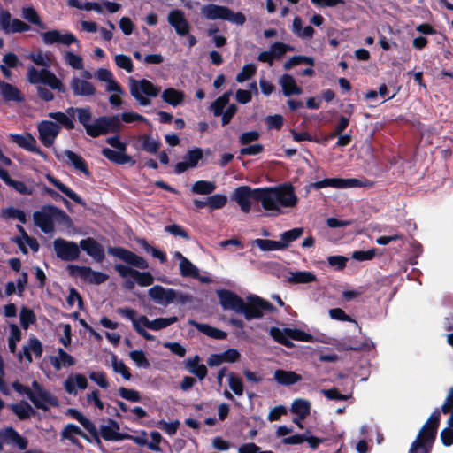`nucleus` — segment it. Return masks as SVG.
I'll return each mask as SVG.
<instances>
[{"label": "nucleus", "mask_w": 453, "mask_h": 453, "mask_svg": "<svg viewBox=\"0 0 453 453\" xmlns=\"http://www.w3.org/2000/svg\"><path fill=\"white\" fill-rule=\"evenodd\" d=\"M169 24L174 27L176 33L180 36L188 35L190 26L185 18L184 12L180 9L172 10L167 17Z\"/></svg>", "instance_id": "a211bd4d"}, {"label": "nucleus", "mask_w": 453, "mask_h": 453, "mask_svg": "<svg viewBox=\"0 0 453 453\" xmlns=\"http://www.w3.org/2000/svg\"><path fill=\"white\" fill-rule=\"evenodd\" d=\"M441 413L436 409L429 417L427 421L420 429L416 440L413 442L418 441V448L419 449H429L432 450L433 444L436 439L438 427L440 425Z\"/></svg>", "instance_id": "39448f33"}, {"label": "nucleus", "mask_w": 453, "mask_h": 453, "mask_svg": "<svg viewBox=\"0 0 453 453\" xmlns=\"http://www.w3.org/2000/svg\"><path fill=\"white\" fill-rule=\"evenodd\" d=\"M117 312L129 319L132 321L133 323V326L134 328V330L141 335L142 336L145 340H148V341H154L155 340V337L150 334L149 332H147L141 325L142 322L140 321V317L137 319L136 318V315H137V311L133 309V308H130V307H124V308H119L117 310Z\"/></svg>", "instance_id": "aec40b11"}, {"label": "nucleus", "mask_w": 453, "mask_h": 453, "mask_svg": "<svg viewBox=\"0 0 453 453\" xmlns=\"http://www.w3.org/2000/svg\"><path fill=\"white\" fill-rule=\"evenodd\" d=\"M108 422L109 426H101L100 427L101 436L105 441H119L131 437L127 434L119 432V425L116 420L109 418Z\"/></svg>", "instance_id": "4be33fe9"}, {"label": "nucleus", "mask_w": 453, "mask_h": 453, "mask_svg": "<svg viewBox=\"0 0 453 453\" xmlns=\"http://www.w3.org/2000/svg\"><path fill=\"white\" fill-rule=\"evenodd\" d=\"M169 24L174 27L176 33L180 36L188 35L190 26L185 18L184 12L180 9L172 10L167 17Z\"/></svg>", "instance_id": "f3484780"}, {"label": "nucleus", "mask_w": 453, "mask_h": 453, "mask_svg": "<svg viewBox=\"0 0 453 453\" xmlns=\"http://www.w3.org/2000/svg\"><path fill=\"white\" fill-rule=\"evenodd\" d=\"M0 439L2 443L15 445L20 450H25L28 445L27 438L21 436L12 426L0 429Z\"/></svg>", "instance_id": "6ab92c4d"}, {"label": "nucleus", "mask_w": 453, "mask_h": 453, "mask_svg": "<svg viewBox=\"0 0 453 453\" xmlns=\"http://www.w3.org/2000/svg\"><path fill=\"white\" fill-rule=\"evenodd\" d=\"M140 140L142 141V150L151 154L157 153L161 146V142L159 141L152 139L149 134L141 135Z\"/></svg>", "instance_id": "8fccbe9b"}, {"label": "nucleus", "mask_w": 453, "mask_h": 453, "mask_svg": "<svg viewBox=\"0 0 453 453\" xmlns=\"http://www.w3.org/2000/svg\"><path fill=\"white\" fill-rule=\"evenodd\" d=\"M262 196L263 188L252 189L249 186H240L234 189L231 198L239 204L244 213H248L251 208L250 199L262 203Z\"/></svg>", "instance_id": "6e6552de"}, {"label": "nucleus", "mask_w": 453, "mask_h": 453, "mask_svg": "<svg viewBox=\"0 0 453 453\" xmlns=\"http://www.w3.org/2000/svg\"><path fill=\"white\" fill-rule=\"evenodd\" d=\"M11 140L16 143L19 147L33 153H36L42 157L44 160L47 159V155L36 145L35 138L29 133L26 134H11Z\"/></svg>", "instance_id": "4468645a"}, {"label": "nucleus", "mask_w": 453, "mask_h": 453, "mask_svg": "<svg viewBox=\"0 0 453 453\" xmlns=\"http://www.w3.org/2000/svg\"><path fill=\"white\" fill-rule=\"evenodd\" d=\"M148 295L155 303L166 307L175 301L177 290L155 285L148 290Z\"/></svg>", "instance_id": "ddd939ff"}, {"label": "nucleus", "mask_w": 453, "mask_h": 453, "mask_svg": "<svg viewBox=\"0 0 453 453\" xmlns=\"http://www.w3.org/2000/svg\"><path fill=\"white\" fill-rule=\"evenodd\" d=\"M130 358L138 367L149 368L150 364L142 350H132L129 353Z\"/></svg>", "instance_id": "69168bd1"}, {"label": "nucleus", "mask_w": 453, "mask_h": 453, "mask_svg": "<svg viewBox=\"0 0 453 453\" xmlns=\"http://www.w3.org/2000/svg\"><path fill=\"white\" fill-rule=\"evenodd\" d=\"M309 65L310 66L314 65V59L311 57L296 55L290 58L288 61H286L283 65V68L285 70H290L292 67L298 65Z\"/></svg>", "instance_id": "de8ad7c7"}, {"label": "nucleus", "mask_w": 453, "mask_h": 453, "mask_svg": "<svg viewBox=\"0 0 453 453\" xmlns=\"http://www.w3.org/2000/svg\"><path fill=\"white\" fill-rule=\"evenodd\" d=\"M58 357L51 356L50 362L56 371H59L63 366L70 367L75 365V358L65 351L62 348L58 349Z\"/></svg>", "instance_id": "c756f323"}, {"label": "nucleus", "mask_w": 453, "mask_h": 453, "mask_svg": "<svg viewBox=\"0 0 453 453\" xmlns=\"http://www.w3.org/2000/svg\"><path fill=\"white\" fill-rule=\"evenodd\" d=\"M274 58H281L286 52L293 51L294 48L288 44L280 42H276L272 44L270 49Z\"/></svg>", "instance_id": "338daca9"}, {"label": "nucleus", "mask_w": 453, "mask_h": 453, "mask_svg": "<svg viewBox=\"0 0 453 453\" xmlns=\"http://www.w3.org/2000/svg\"><path fill=\"white\" fill-rule=\"evenodd\" d=\"M303 227H296L291 230L283 232L280 234V244L283 246V250L287 249L291 242L300 238L303 234Z\"/></svg>", "instance_id": "c03bdc74"}, {"label": "nucleus", "mask_w": 453, "mask_h": 453, "mask_svg": "<svg viewBox=\"0 0 453 453\" xmlns=\"http://www.w3.org/2000/svg\"><path fill=\"white\" fill-rule=\"evenodd\" d=\"M43 42L47 45L54 43H61L64 45H71L72 43H79L78 39L72 33L61 34L59 30L53 29L41 34Z\"/></svg>", "instance_id": "2eb2a0df"}, {"label": "nucleus", "mask_w": 453, "mask_h": 453, "mask_svg": "<svg viewBox=\"0 0 453 453\" xmlns=\"http://www.w3.org/2000/svg\"><path fill=\"white\" fill-rule=\"evenodd\" d=\"M160 87L154 85L150 81L142 79L141 81L131 80L130 94L139 102L141 105L150 104L148 97H156L160 93Z\"/></svg>", "instance_id": "0eeeda50"}, {"label": "nucleus", "mask_w": 453, "mask_h": 453, "mask_svg": "<svg viewBox=\"0 0 453 453\" xmlns=\"http://www.w3.org/2000/svg\"><path fill=\"white\" fill-rule=\"evenodd\" d=\"M121 127L122 125L119 115L100 116L95 119V127L91 137L96 138L110 133L119 134Z\"/></svg>", "instance_id": "1a4fd4ad"}, {"label": "nucleus", "mask_w": 453, "mask_h": 453, "mask_svg": "<svg viewBox=\"0 0 453 453\" xmlns=\"http://www.w3.org/2000/svg\"><path fill=\"white\" fill-rule=\"evenodd\" d=\"M342 182V178H326L322 180L311 183L310 188L317 190L327 187L341 188Z\"/></svg>", "instance_id": "6e6d98bb"}, {"label": "nucleus", "mask_w": 453, "mask_h": 453, "mask_svg": "<svg viewBox=\"0 0 453 453\" xmlns=\"http://www.w3.org/2000/svg\"><path fill=\"white\" fill-rule=\"evenodd\" d=\"M289 330L288 327H286L284 329H280L276 326H272L270 328V335L273 337V339L277 342L278 343L287 347L291 348L294 346L292 342L289 340L288 333L287 332Z\"/></svg>", "instance_id": "79ce46f5"}, {"label": "nucleus", "mask_w": 453, "mask_h": 453, "mask_svg": "<svg viewBox=\"0 0 453 453\" xmlns=\"http://www.w3.org/2000/svg\"><path fill=\"white\" fill-rule=\"evenodd\" d=\"M228 384L230 388L235 395H242L243 394L244 387L242 380L234 372H230L228 375Z\"/></svg>", "instance_id": "680f3d73"}, {"label": "nucleus", "mask_w": 453, "mask_h": 453, "mask_svg": "<svg viewBox=\"0 0 453 453\" xmlns=\"http://www.w3.org/2000/svg\"><path fill=\"white\" fill-rule=\"evenodd\" d=\"M201 358L198 355H195L192 358L185 361L187 370L196 375L200 380H203L208 373V370L203 364H199Z\"/></svg>", "instance_id": "2f4dec72"}, {"label": "nucleus", "mask_w": 453, "mask_h": 453, "mask_svg": "<svg viewBox=\"0 0 453 453\" xmlns=\"http://www.w3.org/2000/svg\"><path fill=\"white\" fill-rule=\"evenodd\" d=\"M274 380L280 385L291 386L302 380V376L293 371L277 369L274 372Z\"/></svg>", "instance_id": "72a5a7b5"}, {"label": "nucleus", "mask_w": 453, "mask_h": 453, "mask_svg": "<svg viewBox=\"0 0 453 453\" xmlns=\"http://www.w3.org/2000/svg\"><path fill=\"white\" fill-rule=\"evenodd\" d=\"M70 87L75 96H94L96 91L91 82L78 77H73L71 80Z\"/></svg>", "instance_id": "b1692460"}, {"label": "nucleus", "mask_w": 453, "mask_h": 453, "mask_svg": "<svg viewBox=\"0 0 453 453\" xmlns=\"http://www.w3.org/2000/svg\"><path fill=\"white\" fill-rule=\"evenodd\" d=\"M217 186L215 182L209 180H197L191 187V192L197 195H211Z\"/></svg>", "instance_id": "37998d69"}, {"label": "nucleus", "mask_w": 453, "mask_h": 453, "mask_svg": "<svg viewBox=\"0 0 453 453\" xmlns=\"http://www.w3.org/2000/svg\"><path fill=\"white\" fill-rule=\"evenodd\" d=\"M262 207L265 211H280V208H293L298 203L294 186L285 182L275 187L263 188Z\"/></svg>", "instance_id": "f03ea898"}, {"label": "nucleus", "mask_w": 453, "mask_h": 453, "mask_svg": "<svg viewBox=\"0 0 453 453\" xmlns=\"http://www.w3.org/2000/svg\"><path fill=\"white\" fill-rule=\"evenodd\" d=\"M53 248L58 258L62 261H74L80 257V244L63 238H57L53 242Z\"/></svg>", "instance_id": "9b49d317"}, {"label": "nucleus", "mask_w": 453, "mask_h": 453, "mask_svg": "<svg viewBox=\"0 0 453 453\" xmlns=\"http://www.w3.org/2000/svg\"><path fill=\"white\" fill-rule=\"evenodd\" d=\"M34 224L43 233L50 234L54 230V220L71 223L70 217L61 209L54 205H44L33 214Z\"/></svg>", "instance_id": "7ed1b4c3"}, {"label": "nucleus", "mask_w": 453, "mask_h": 453, "mask_svg": "<svg viewBox=\"0 0 453 453\" xmlns=\"http://www.w3.org/2000/svg\"><path fill=\"white\" fill-rule=\"evenodd\" d=\"M48 117L56 120L59 125L70 131L75 128L73 119L62 111L50 112Z\"/></svg>", "instance_id": "a18cd8bd"}, {"label": "nucleus", "mask_w": 453, "mask_h": 453, "mask_svg": "<svg viewBox=\"0 0 453 453\" xmlns=\"http://www.w3.org/2000/svg\"><path fill=\"white\" fill-rule=\"evenodd\" d=\"M253 244L257 246L263 251L281 250L283 246L280 241H273L269 239H256Z\"/></svg>", "instance_id": "09e8293b"}, {"label": "nucleus", "mask_w": 453, "mask_h": 453, "mask_svg": "<svg viewBox=\"0 0 453 453\" xmlns=\"http://www.w3.org/2000/svg\"><path fill=\"white\" fill-rule=\"evenodd\" d=\"M203 158V150L200 148H195L187 152L184 156V160L192 167H196Z\"/></svg>", "instance_id": "e2e57ef3"}, {"label": "nucleus", "mask_w": 453, "mask_h": 453, "mask_svg": "<svg viewBox=\"0 0 453 453\" xmlns=\"http://www.w3.org/2000/svg\"><path fill=\"white\" fill-rule=\"evenodd\" d=\"M227 8L228 7L226 6L209 4L202 7L201 13L205 19L209 20H225L227 13Z\"/></svg>", "instance_id": "cd10ccee"}, {"label": "nucleus", "mask_w": 453, "mask_h": 453, "mask_svg": "<svg viewBox=\"0 0 453 453\" xmlns=\"http://www.w3.org/2000/svg\"><path fill=\"white\" fill-rule=\"evenodd\" d=\"M67 412L73 418L76 419L91 434V436L94 437L98 445L102 444L98 436L97 429L92 421L76 409H68Z\"/></svg>", "instance_id": "393cba45"}, {"label": "nucleus", "mask_w": 453, "mask_h": 453, "mask_svg": "<svg viewBox=\"0 0 453 453\" xmlns=\"http://www.w3.org/2000/svg\"><path fill=\"white\" fill-rule=\"evenodd\" d=\"M107 252L128 265L116 264L114 265L115 271L121 278L126 279L130 276L134 279L136 283L141 287H148L154 283V276L150 272H140L131 267L134 266L143 270L147 269L149 264L142 257L123 247L110 246L107 249Z\"/></svg>", "instance_id": "f257e3e1"}, {"label": "nucleus", "mask_w": 453, "mask_h": 453, "mask_svg": "<svg viewBox=\"0 0 453 453\" xmlns=\"http://www.w3.org/2000/svg\"><path fill=\"white\" fill-rule=\"evenodd\" d=\"M65 60L71 67L75 70H81L84 66L82 58L72 51L65 52Z\"/></svg>", "instance_id": "0e129e2a"}, {"label": "nucleus", "mask_w": 453, "mask_h": 453, "mask_svg": "<svg viewBox=\"0 0 453 453\" xmlns=\"http://www.w3.org/2000/svg\"><path fill=\"white\" fill-rule=\"evenodd\" d=\"M43 84L49 86L51 89L58 90L59 93L66 92V88L55 73L47 68H43Z\"/></svg>", "instance_id": "58836bf2"}, {"label": "nucleus", "mask_w": 453, "mask_h": 453, "mask_svg": "<svg viewBox=\"0 0 453 453\" xmlns=\"http://www.w3.org/2000/svg\"><path fill=\"white\" fill-rule=\"evenodd\" d=\"M290 411L299 416V419H304L311 412V403L308 400L298 398L293 401Z\"/></svg>", "instance_id": "4c0bfd02"}, {"label": "nucleus", "mask_w": 453, "mask_h": 453, "mask_svg": "<svg viewBox=\"0 0 453 453\" xmlns=\"http://www.w3.org/2000/svg\"><path fill=\"white\" fill-rule=\"evenodd\" d=\"M11 334L8 339V347L11 353H15L17 342L21 339V331L15 324L11 325Z\"/></svg>", "instance_id": "13d9d810"}, {"label": "nucleus", "mask_w": 453, "mask_h": 453, "mask_svg": "<svg viewBox=\"0 0 453 453\" xmlns=\"http://www.w3.org/2000/svg\"><path fill=\"white\" fill-rule=\"evenodd\" d=\"M102 155L107 158L109 161L117 164V165H134L135 161L132 158L131 156L126 154V151L122 150H114L110 148H104L101 151Z\"/></svg>", "instance_id": "bb28decb"}, {"label": "nucleus", "mask_w": 453, "mask_h": 453, "mask_svg": "<svg viewBox=\"0 0 453 453\" xmlns=\"http://www.w3.org/2000/svg\"><path fill=\"white\" fill-rule=\"evenodd\" d=\"M180 273L182 277H190L193 279L199 278V271L197 267L188 258H184L180 263Z\"/></svg>", "instance_id": "49530a36"}, {"label": "nucleus", "mask_w": 453, "mask_h": 453, "mask_svg": "<svg viewBox=\"0 0 453 453\" xmlns=\"http://www.w3.org/2000/svg\"><path fill=\"white\" fill-rule=\"evenodd\" d=\"M47 179L54 187H56L59 191H61L63 194H65L67 197L72 199L74 203H76L81 206L86 205L85 201L77 193H75L69 187H67L66 185L62 183L59 180H58L57 178H55L51 175H48Z\"/></svg>", "instance_id": "473e14b6"}, {"label": "nucleus", "mask_w": 453, "mask_h": 453, "mask_svg": "<svg viewBox=\"0 0 453 453\" xmlns=\"http://www.w3.org/2000/svg\"><path fill=\"white\" fill-rule=\"evenodd\" d=\"M280 84L285 96L301 95L303 93L302 88L296 84L295 79L290 74H282L280 78Z\"/></svg>", "instance_id": "7c9ffc66"}, {"label": "nucleus", "mask_w": 453, "mask_h": 453, "mask_svg": "<svg viewBox=\"0 0 453 453\" xmlns=\"http://www.w3.org/2000/svg\"><path fill=\"white\" fill-rule=\"evenodd\" d=\"M32 385L38 390V396H36L27 386H24L19 380H16L12 384L16 392L26 395L38 409L47 411L48 407L44 403H49L51 406L58 405L57 398L51 395L48 391L43 390L37 381L35 380Z\"/></svg>", "instance_id": "20e7f679"}, {"label": "nucleus", "mask_w": 453, "mask_h": 453, "mask_svg": "<svg viewBox=\"0 0 453 453\" xmlns=\"http://www.w3.org/2000/svg\"><path fill=\"white\" fill-rule=\"evenodd\" d=\"M37 130L40 141L45 147L49 148L53 145L61 127L56 122L42 120L38 124Z\"/></svg>", "instance_id": "f8f14e48"}, {"label": "nucleus", "mask_w": 453, "mask_h": 453, "mask_svg": "<svg viewBox=\"0 0 453 453\" xmlns=\"http://www.w3.org/2000/svg\"><path fill=\"white\" fill-rule=\"evenodd\" d=\"M67 269L71 276H79L81 280L88 284L100 285L109 279L108 274L102 272L94 271L89 266L69 265Z\"/></svg>", "instance_id": "9d476101"}, {"label": "nucleus", "mask_w": 453, "mask_h": 453, "mask_svg": "<svg viewBox=\"0 0 453 453\" xmlns=\"http://www.w3.org/2000/svg\"><path fill=\"white\" fill-rule=\"evenodd\" d=\"M80 249L98 263H102L105 258L104 247L92 237L81 240Z\"/></svg>", "instance_id": "dca6fc26"}, {"label": "nucleus", "mask_w": 453, "mask_h": 453, "mask_svg": "<svg viewBox=\"0 0 453 453\" xmlns=\"http://www.w3.org/2000/svg\"><path fill=\"white\" fill-rule=\"evenodd\" d=\"M139 243L147 253H150L152 257L157 258L160 263L164 264L167 261L166 254L164 251L151 246L145 239H141Z\"/></svg>", "instance_id": "603ef678"}, {"label": "nucleus", "mask_w": 453, "mask_h": 453, "mask_svg": "<svg viewBox=\"0 0 453 453\" xmlns=\"http://www.w3.org/2000/svg\"><path fill=\"white\" fill-rule=\"evenodd\" d=\"M0 95L4 103L21 104L25 101V96L21 90L15 85L5 81L2 84Z\"/></svg>", "instance_id": "5701e85b"}, {"label": "nucleus", "mask_w": 453, "mask_h": 453, "mask_svg": "<svg viewBox=\"0 0 453 453\" xmlns=\"http://www.w3.org/2000/svg\"><path fill=\"white\" fill-rule=\"evenodd\" d=\"M10 408L20 420H26L35 413V411L27 401H21L19 403H13Z\"/></svg>", "instance_id": "ea45409f"}, {"label": "nucleus", "mask_w": 453, "mask_h": 453, "mask_svg": "<svg viewBox=\"0 0 453 453\" xmlns=\"http://www.w3.org/2000/svg\"><path fill=\"white\" fill-rule=\"evenodd\" d=\"M257 72V66L254 64H247L242 66L241 72L236 75V81L239 83L244 82L251 79Z\"/></svg>", "instance_id": "bf43d9fd"}, {"label": "nucleus", "mask_w": 453, "mask_h": 453, "mask_svg": "<svg viewBox=\"0 0 453 453\" xmlns=\"http://www.w3.org/2000/svg\"><path fill=\"white\" fill-rule=\"evenodd\" d=\"M140 321L145 327L153 331H158L176 323L178 317L157 318L153 320H150L146 316L141 315Z\"/></svg>", "instance_id": "a878e982"}, {"label": "nucleus", "mask_w": 453, "mask_h": 453, "mask_svg": "<svg viewBox=\"0 0 453 453\" xmlns=\"http://www.w3.org/2000/svg\"><path fill=\"white\" fill-rule=\"evenodd\" d=\"M22 17L31 24L38 26L40 28L44 29L46 27L34 7L23 8Z\"/></svg>", "instance_id": "3c124183"}, {"label": "nucleus", "mask_w": 453, "mask_h": 453, "mask_svg": "<svg viewBox=\"0 0 453 453\" xmlns=\"http://www.w3.org/2000/svg\"><path fill=\"white\" fill-rule=\"evenodd\" d=\"M217 294L224 310H232L239 313L243 300L241 296L227 289L218 290Z\"/></svg>", "instance_id": "412c9836"}, {"label": "nucleus", "mask_w": 453, "mask_h": 453, "mask_svg": "<svg viewBox=\"0 0 453 453\" xmlns=\"http://www.w3.org/2000/svg\"><path fill=\"white\" fill-rule=\"evenodd\" d=\"M288 333L289 340H295L299 342H313L314 337L301 329L297 328H289V330L287 331Z\"/></svg>", "instance_id": "4d7b16f0"}, {"label": "nucleus", "mask_w": 453, "mask_h": 453, "mask_svg": "<svg viewBox=\"0 0 453 453\" xmlns=\"http://www.w3.org/2000/svg\"><path fill=\"white\" fill-rule=\"evenodd\" d=\"M65 155L67 157V162L76 170L83 173L86 176L90 175L87 162L82 157L69 150H65Z\"/></svg>", "instance_id": "e433bc0d"}, {"label": "nucleus", "mask_w": 453, "mask_h": 453, "mask_svg": "<svg viewBox=\"0 0 453 453\" xmlns=\"http://www.w3.org/2000/svg\"><path fill=\"white\" fill-rule=\"evenodd\" d=\"M317 277L314 273L309 271H296L290 273L288 281L291 284H307L315 282Z\"/></svg>", "instance_id": "a19ab883"}, {"label": "nucleus", "mask_w": 453, "mask_h": 453, "mask_svg": "<svg viewBox=\"0 0 453 453\" xmlns=\"http://www.w3.org/2000/svg\"><path fill=\"white\" fill-rule=\"evenodd\" d=\"M161 97L164 102L175 107L183 103L184 98H185V94L181 90H178L173 88H168L163 91Z\"/></svg>", "instance_id": "c9c22d12"}, {"label": "nucleus", "mask_w": 453, "mask_h": 453, "mask_svg": "<svg viewBox=\"0 0 453 453\" xmlns=\"http://www.w3.org/2000/svg\"><path fill=\"white\" fill-rule=\"evenodd\" d=\"M209 209L211 211L223 208L227 203V197L223 194H214L208 196Z\"/></svg>", "instance_id": "052dcab7"}, {"label": "nucleus", "mask_w": 453, "mask_h": 453, "mask_svg": "<svg viewBox=\"0 0 453 453\" xmlns=\"http://www.w3.org/2000/svg\"><path fill=\"white\" fill-rule=\"evenodd\" d=\"M79 435L88 441H91L90 438L76 425L67 424L61 431V438H69L70 436Z\"/></svg>", "instance_id": "864d4df0"}, {"label": "nucleus", "mask_w": 453, "mask_h": 453, "mask_svg": "<svg viewBox=\"0 0 453 453\" xmlns=\"http://www.w3.org/2000/svg\"><path fill=\"white\" fill-rule=\"evenodd\" d=\"M92 117L93 115L88 106L81 107L78 111L77 119L79 123L83 126L87 134L90 137L92 136L95 127V120L91 123Z\"/></svg>", "instance_id": "f704fd0d"}, {"label": "nucleus", "mask_w": 453, "mask_h": 453, "mask_svg": "<svg viewBox=\"0 0 453 453\" xmlns=\"http://www.w3.org/2000/svg\"><path fill=\"white\" fill-rule=\"evenodd\" d=\"M114 60L118 67L126 70L127 73L134 71L133 61L129 56L118 54L115 56Z\"/></svg>", "instance_id": "774afa93"}, {"label": "nucleus", "mask_w": 453, "mask_h": 453, "mask_svg": "<svg viewBox=\"0 0 453 453\" xmlns=\"http://www.w3.org/2000/svg\"><path fill=\"white\" fill-rule=\"evenodd\" d=\"M188 324L212 339L225 340L227 337V334L225 331L213 327L209 324L199 323L193 319H190Z\"/></svg>", "instance_id": "c85d7f7f"}, {"label": "nucleus", "mask_w": 453, "mask_h": 453, "mask_svg": "<svg viewBox=\"0 0 453 453\" xmlns=\"http://www.w3.org/2000/svg\"><path fill=\"white\" fill-rule=\"evenodd\" d=\"M276 308L268 301L257 296H250L248 302L242 300L239 313H242L247 320L260 319L264 311H274Z\"/></svg>", "instance_id": "423d86ee"}, {"label": "nucleus", "mask_w": 453, "mask_h": 453, "mask_svg": "<svg viewBox=\"0 0 453 453\" xmlns=\"http://www.w3.org/2000/svg\"><path fill=\"white\" fill-rule=\"evenodd\" d=\"M20 325L24 329H27L30 325L36 321V317L33 310L23 306L19 313Z\"/></svg>", "instance_id": "5fc2aeb1"}]
</instances>
